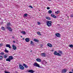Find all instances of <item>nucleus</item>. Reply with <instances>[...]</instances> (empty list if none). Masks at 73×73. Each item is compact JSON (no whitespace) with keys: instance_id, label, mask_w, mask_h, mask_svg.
I'll return each instance as SVG.
<instances>
[{"instance_id":"21","label":"nucleus","mask_w":73,"mask_h":73,"mask_svg":"<svg viewBox=\"0 0 73 73\" xmlns=\"http://www.w3.org/2000/svg\"><path fill=\"white\" fill-rule=\"evenodd\" d=\"M3 57L4 58H7V57H8V56H7V54H5L4 55V56H3Z\"/></svg>"},{"instance_id":"28","label":"nucleus","mask_w":73,"mask_h":73,"mask_svg":"<svg viewBox=\"0 0 73 73\" xmlns=\"http://www.w3.org/2000/svg\"><path fill=\"white\" fill-rule=\"evenodd\" d=\"M7 26L8 27H9V26H10V25H11V23H8L7 25Z\"/></svg>"},{"instance_id":"11","label":"nucleus","mask_w":73,"mask_h":73,"mask_svg":"<svg viewBox=\"0 0 73 73\" xmlns=\"http://www.w3.org/2000/svg\"><path fill=\"white\" fill-rule=\"evenodd\" d=\"M41 56H42V57H45L46 56V54H44V53H42L41 54Z\"/></svg>"},{"instance_id":"4","label":"nucleus","mask_w":73,"mask_h":73,"mask_svg":"<svg viewBox=\"0 0 73 73\" xmlns=\"http://www.w3.org/2000/svg\"><path fill=\"white\" fill-rule=\"evenodd\" d=\"M19 68L21 70H24V67L23 66L20 64L19 65Z\"/></svg>"},{"instance_id":"8","label":"nucleus","mask_w":73,"mask_h":73,"mask_svg":"<svg viewBox=\"0 0 73 73\" xmlns=\"http://www.w3.org/2000/svg\"><path fill=\"white\" fill-rule=\"evenodd\" d=\"M51 16L52 17L55 18V19L57 18V16H55V15H54V14H51Z\"/></svg>"},{"instance_id":"32","label":"nucleus","mask_w":73,"mask_h":73,"mask_svg":"<svg viewBox=\"0 0 73 73\" xmlns=\"http://www.w3.org/2000/svg\"><path fill=\"white\" fill-rule=\"evenodd\" d=\"M31 44L32 45H33V42L32 41H31Z\"/></svg>"},{"instance_id":"5","label":"nucleus","mask_w":73,"mask_h":73,"mask_svg":"<svg viewBox=\"0 0 73 73\" xmlns=\"http://www.w3.org/2000/svg\"><path fill=\"white\" fill-rule=\"evenodd\" d=\"M6 28H7V29H8L9 31H11V32L12 31V30L10 27H7Z\"/></svg>"},{"instance_id":"42","label":"nucleus","mask_w":73,"mask_h":73,"mask_svg":"<svg viewBox=\"0 0 73 73\" xmlns=\"http://www.w3.org/2000/svg\"><path fill=\"white\" fill-rule=\"evenodd\" d=\"M21 38H22V37H23V36H21Z\"/></svg>"},{"instance_id":"40","label":"nucleus","mask_w":73,"mask_h":73,"mask_svg":"<svg viewBox=\"0 0 73 73\" xmlns=\"http://www.w3.org/2000/svg\"><path fill=\"white\" fill-rule=\"evenodd\" d=\"M47 9H50V8L49 7H47Z\"/></svg>"},{"instance_id":"9","label":"nucleus","mask_w":73,"mask_h":73,"mask_svg":"<svg viewBox=\"0 0 73 73\" xmlns=\"http://www.w3.org/2000/svg\"><path fill=\"white\" fill-rule=\"evenodd\" d=\"M25 40L27 42H29V39L28 38H26L25 39Z\"/></svg>"},{"instance_id":"1","label":"nucleus","mask_w":73,"mask_h":73,"mask_svg":"<svg viewBox=\"0 0 73 73\" xmlns=\"http://www.w3.org/2000/svg\"><path fill=\"white\" fill-rule=\"evenodd\" d=\"M46 25L48 27L52 26V21H46Z\"/></svg>"},{"instance_id":"38","label":"nucleus","mask_w":73,"mask_h":73,"mask_svg":"<svg viewBox=\"0 0 73 73\" xmlns=\"http://www.w3.org/2000/svg\"><path fill=\"white\" fill-rule=\"evenodd\" d=\"M29 7H30V8H33V7H32V6H29Z\"/></svg>"},{"instance_id":"25","label":"nucleus","mask_w":73,"mask_h":73,"mask_svg":"<svg viewBox=\"0 0 73 73\" xmlns=\"http://www.w3.org/2000/svg\"><path fill=\"white\" fill-rule=\"evenodd\" d=\"M69 46L70 48H73V44H70L69 45Z\"/></svg>"},{"instance_id":"41","label":"nucleus","mask_w":73,"mask_h":73,"mask_svg":"<svg viewBox=\"0 0 73 73\" xmlns=\"http://www.w3.org/2000/svg\"><path fill=\"white\" fill-rule=\"evenodd\" d=\"M5 73H10L9 72H7V71H5Z\"/></svg>"},{"instance_id":"37","label":"nucleus","mask_w":73,"mask_h":73,"mask_svg":"<svg viewBox=\"0 0 73 73\" xmlns=\"http://www.w3.org/2000/svg\"><path fill=\"white\" fill-rule=\"evenodd\" d=\"M43 63H44L45 64H46L47 63V62H45V61H43Z\"/></svg>"},{"instance_id":"29","label":"nucleus","mask_w":73,"mask_h":73,"mask_svg":"<svg viewBox=\"0 0 73 73\" xmlns=\"http://www.w3.org/2000/svg\"><path fill=\"white\" fill-rule=\"evenodd\" d=\"M52 12V11H51V10H49L48 11V13H50V14H51Z\"/></svg>"},{"instance_id":"17","label":"nucleus","mask_w":73,"mask_h":73,"mask_svg":"<svg viewBox=\"0 0 73 73\" xmlns=\"http://www.w3.org/2000/svg\"><path fill=\"white\" fill-rule=\"evenodd\" d=\"M36 60L38 62H41V60L40 58H37L36 59Z\"/></svg>"},{"instance_id":"14","label":"nucleus","mask_w":73,"mask_h":73,"mask_svg":"<svg viewBox=\"0 0 73 73\" xmlns=\"http://www.w3.org/2000/svg\"><path fill=\"white\" fill-rule=\"evenodd\" d=\"M66 69H63L62 70V73H65V72H66Z\"/></svg>"},{"instance_id":"2","label":"nucleus","mask_w":73,"mask_h":73,"mask_svg":"<svg viewBox=\"0 0 73 73\" xmlns=\"http://www.w3.org/2000/svg\"><path fill=\"white\" fill-rule=\"evenodd\" d=\"M33 65L34 66H36V67H38V68H41L40 66V64L36 62H35L33 64Z\"/></svg>"},{"instance_id":"13","label":"nucleus","mask_w":73,"mask_h":73,"mask_svg":"<svg viewBox=\"0 0 73 73\" xmlns=\"http://www.w3.org/2000/svg\"><path fill=\"white\" fill-rule=\"evenodd\" d=\"M6 47H7L9 48H11V46L9 44H6Z\"/></svg>"},{"instance_id":"46","label":"nucleus","mask_w":73,"mask_h":73,"mask_svg":"<svg viewBox=\"0 0 73 73\" xmlns=\"http://www.w3.org/2000/svg\"><path fill=\"white\" fill-rule=\"evenodd\" d=\"M52 0H48V1H51Z\"/></svg>"},{"instance_id":"15","label":"nucleus","mask_w":73,"mask_h":73,"mask_svg":"<svg viewBox=\"0 0 73 73\" xmlns=\"http://www.w3.org/2000/svg\"><path fill=\"white\" fill-rule=\"evenodd\" d=\"M9 58L11 60H13V56H9Z\"/></svg>"},{"instance_id":"43","label":"nucleus","mask_w":73,"mask_h":73,"mask_svg":"<svg viewBox=\"0 0 73 73\" xmlns=\"http://www.w3.org/2000/svg\"><path fill=\"white\" fill-rule=\"evenodd\" d=\"M13 42H14V43H15V41H13Z\"/></svg>"},{"instance_id":"33","label":"nucleus","mask_w":73,"mask_h":73,"mask_svg":"<svg viewBox=\"0 0 73 73\" xmlns=\"http://www.w3.org/2000/svg\"><path fill=\"white\" fill-rule=\"evenodd\" d=\"M3 45V43H0V47H1Z\"/></svg>"},{"instance_id":"23","label":"nucleus","mask_w":73,"mask_h":73,"mask_svg":"<svg viewBox=\"0 0 73 73\" xmlns=\"http://www.w3.org/2000/svg\"><path fill=\"white\" fill-rule=\"evenodd\" d=\"M5 52H6V53H8L9 51L7 50V48H6L5 50Z\"/></svg>"},{"instance_id":"22","label":"nucleus","mask_w":73,"mask_h":73,"mask_svg":"<svg viewBox=\"0 0 73 73\" xmlns=\"http://www.w3.org/2000/svg\"><path fill=\"white\" fill-rule=\"evenodd\" d=\"M21 33L23 35H26V33L25 31H23L21 32Z\"/></svg>"},{"instance_id":"24","label":"nucleus","mask_w":73,"mask_h":73,"mask_svg":"<svg viewBox=\"0 0 73 73\" xmlns=\"http://www.w3.org/2000/svg\"><path fill=\"white\" fill-rule=\"evenodd\" d=\"M37 34L39 36H41V33L39 32H38L37 33Z\"/></svg>"},{"instance_id":"31","label":"nucleus","mask_w":73,"mask_h":73,"mask_svg":"<svg viewBox=\"0 0 73 73\" xmlns=\"http://www.w3.org/2000/svg\"><path fill=\"white\" fill-rule=\"evenodd\" d=\"M59 53L61 54H62V52L61 51H59Z\"/></svg>"},{"instance_id":"39","label":"nucleus","mask_w":73,"mask_h":73,"mask_svg":"<svg viewBox=\"0 0 73 73\" xmlns=\"http://www.w3.org/2000/svg\"><path fill=\"white\" fill-rule=\"evenodd\" d=\"M70 17H73V15H71L70 16Z\"/></svg>"},{"instance_id":"26","label":"nucleus","mask_w":73,"mask_h":73,"mask_svg":"<svg viewBox=\"0 0 73 73\" xmlns=\"http://www.w3.org/2000/svg\"><path fill=\"white\" fill-rule=\"evenodd\" d=\"M28 16V14H25L24 15V17H27Z\"/></svg>"},{"instance_id":"10","label":"nucleus","mask_w":73,"mask_h":73,"mask_svg":"<svg viewBox=\"0 0 73 73\" xmlns=\"http://www.w3.org/2000/svg\"><path fill=\"white\" fill-rule=\"evenodd\" d=\"M12 47L14 50H16V48H17V47H16V46H15V45H14V44L12 45Z\"/></svg>"},{"instance_id":"7","label":"nucleus","mask_w":73,"mask_h":73,"mask_svg":"<svg viewBox=\"0 0 73 73\" xmlns=\"http://www.w3.org/2000/svg\"><path fill=\"white\" fill-rule=\"evenodd\" d=\"M28 72L29 73H34V72H35V71L32 70H29Z\"/></svg>"},{"instance_id":"44","label":"nucleus","mask_w":73,"mask_h":73,"mask_svg":"<svg viewBox=\"0 0 73 73\" xmlns=\"http://www.w3.org/2000/svg\"><path fill=\"white\" fill-rule=\"evenodd\" d=\"M23 40H25V38H23Z\"/></svg>"},{"instance_id":"45","label":"nucleus","mask_w":73,"mask_h":73,"mask_svg":"<svg viewBox=\"0 0 73 73\" xmlns=\"http://www.w3.org/2000/svg\"><path fill=\"white\" fill-rule=\"evenodd\" d=\"M32 52V50H31V51H30V52Z\"/></svg>"},{"instance_id":"18","label":"nucleus","mask_w":73,"mask_h":73,"mask_svg":"<svg viewBox=\"0 0 73 73\" xmlns=\"http://www.w3.org/2000/svg\"><path fill=\"white\" fill-rule=\"evenodd\" d=\"M46 19L47 20H51V18L50 17H46Z\"/></svg>"},{"instance_id":"30","label":"nucleus","mask_w":73,"mask_h":73,"mask_svg":"<svg viewBox=\"0 0 73 73\" xmlns=\"http://www.w3.org/2000/svg\"><path fill=\"white\" fill-rule=\"evenodd\" d=\"M60 13V11H57V12H55V13H57V14H58V13Z\"/></svg>"},{"instance_id":"12","label":"nucleus","mask_w":73,"mask_h":73,"mask_svg":"<svg viewBox=\"0 0 73 73\" xmlns=\"http://www.w3.org/2000/svg\"><path fill=\"white\" fill-rule=\"evenodd\" d=\"M47 46H49V47H52V44H50V43H48L47 44Z\"/></svg>"},{"instance_id":"47","label":"nucleus","mask_w":73,"mask_h":73,"mask_svg":"<svg viewBox=\"0 0 73 73\" xmlns=\"http://www.w3.org/2000/svg\"><path fill=\"white\" fill-rule=\"evenodd\" d=\"M12 37H13V38H14V37H13V36H12Z\"/></svg>"},{"instance_id":"36","label":"nucleus","mask_w":73,"mask_h":73,"mask_svg":"<svg viewBox=\"0 0 73 73\" xmlns=\"http://www.w3.org/2000/svg\"><path fill=\"white\" fill-rule=\"evenodd\" d=\"M38 25H40L41 23L40 22H38Z\"/></svg>"},{"instance_id":"6","label":"nucleus","mask_w":73,"mask_h":73,"mask_svg":"<svg viewBox=\"0 0 73 73\" xmlns=\"http://www.w3.org/2000/svg\"><path fill=\"white\" fill-rule=\"evenodd\" d=\"M55 35L56 36H57V37H60L61 36V35L60 34L58 33L56 34Z\"/></svg>"},{"instance_id":"27","label":"nucleus","mask_w":73,"mask_h":73,"mask_svg":"<svg viewBox=\"0 0 73 73\" xmlns=\"http://www.w3.org/2000/svg\"><path fill=\"white\" fill-rule=\"evenodd\" d=\"M1 28V29H2V30H3V31H5V28H4V27H2Z\"/></svg>"},{"instance_id":"3","label":"nucleus","mask_w":73,"mask_h":73,"mask_svg":"<svg viewBox=\"0 0 73 73\" xmlns=\"http://www.w3.org/2000/svg\"><path fill=\"white\" fill-rule=\"evenodd\" d=\"M54 55H56V56H61V54L58 53H57V52L56 51L54 52Z\"/></svg>"},{"instance_id":"20","label":"nucleus","mask_w":73,"mask_h":73,"mask_svg":"<svg viewBox=\"0 0 73 73\" xmlns=\"http://www.w3.org/2000/svg\"><path fill=\"white\" fill-rule=\"evenodd\" d=\"M34 41L35 42H39V40H37L36 39H34Z\"/></svg>"},{"instance_id":"16","label":"nucleus","mask_w":73,"mask_h":73,"mask_svg":"<svg viewBox=\"0 0 73 73\" xmlns=\"http://www.w3.org/2000/svg\"><path fill=\"white\" fill-rule=\"evenodd\" d=\"M11 60L9 59V58H7L6 60V61H9V62H11Z\"/></svg>"},{"instance_id":"35","label":"nucleus","mask_w":73,"mask_h":73,"mask_svg":"<svg viewBox=\"0 0 73 73\" xmlns=\"http://www.w3.org/2000/svg\"><path fill=\"white\" fill-rule=\"evenodd\" d=\"M1 59H3V56H0V60H1Z\"/></svg>"},{"instance_id":"19","label":"nucleus","mask_w":73,"mask_h":73,"mask_svg":"<svg viewBox=\"0 0 73 73\" xmlns=\"http://www.w3.org/2000/svg\"><path fill=\"white\" fill-rule=\"evenodd\" d=\"M23 66H24L26 68H28V66L26 65L25 64H23Z\"/></svg>"},{"instance_id":"34","label":"nucleus","mask_w":73,"mask_h":73,"mask_svg":"<svg viewBox=\"0 0 73 73\" xmlns=\"http://www.w3.org/2000/svg\"><path fill=\"white\" fill-rule=\"evenodd\" d=\"M0 54L1 55H4V52H1L0 53Z\"/></svg>"}]
</instances>
